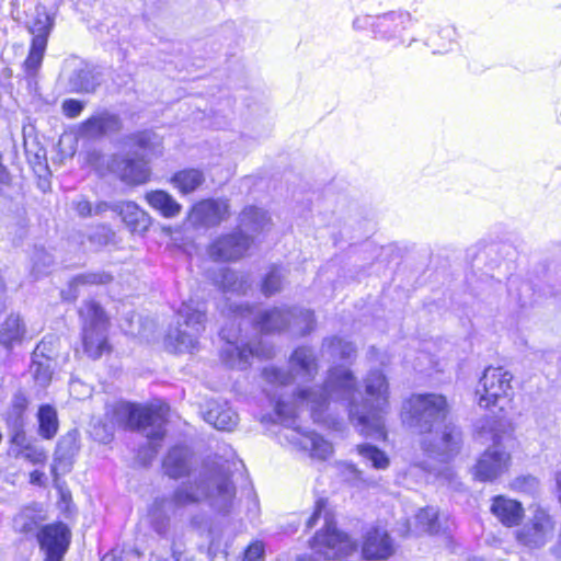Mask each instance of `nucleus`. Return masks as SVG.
Masks as SVG:
<instances>
[{
  "mask_svg": "<svg viewBox=\"0 0 561 561\" xmlns=\"http://www.w3.org/2000/svg\"><path fill=\"white\" fill-rule=\"evenodd\" d=\"M365 397L358 390L353 373L343 366L328 371L324 388L302 389L296 400L307 404L314 423H334L332 404H342L348 410L353 425L366 437L386 438L385 415L389 411V383L379 369L368 371L363 380Z\"/></svg>",
  "mask_w": 561,
  "mask_h": 561,
  "instance_id": "f257e3e1",
  "label": "nucleus"
},
{
  "mask_svg": "<svg viewBox=\"0 0 561 561\" xmlns=\"http://www.w3.org/2000/svg\"><path fill=\"white\" fill-rule=\"evenodd\" d=\"M319 371V363L313 348L309 346H299L290 355L288 360V371L274 366H267L263 369V378L268 383L265 388L267 397L275 402V412L282 424L287 427L285 437L294 446L309 451L312 458L327 459L332 453V444L314 432L302 431L297 425L299 410L310 409L296 400L298 392L302 389L324 388L322 386L297 387L287 391L293 382H310Z\"/></svg>",
  "mask_w": 561,
  "mask_h": 561,
  "instance_id": "f03ea898",
  "label": "nucleus"
},
{
  "mask_svg": "<svg viewBox=\"0 0 561 561\" xmlns=\"http://www.w3.org/2000/svg\"><path fill=\"white\" fill-rule=\"evenodd\" d=\"M230 308L233 319L231 327L226 325L220 331V337L226 342L220 357L226 365L241 370L250 365L252 357L270 358L273 356L272 347L263 345L261 342L250 344L241 339L240 327L243 322L253 323L256 330L264 333L288 329L297 336L306 335L314 328L313 312L308 309L283 306L256 312L248 305L231 306Z\"/></svg>",
  "mask_w": 561,
  "mask_h": 561,
  "instance_id": "7ed1b4c3",
  "label": "nucleus"
},
{
  "mask_svg": "<svg viewBox=\"0 0 561 561\" xmlns=\"http://www.w3.org/2000/svg\"><path fill=\"white\" fill-rule=\"evenodd\" d=\"M447 412V400L438 393L412 394L402 408L403 423L425 435L421 442L422 449L439 461L449 460L459 451L461 444L458 427L445 425L442 432L437 430Z\"/></svg>",
  "mask_w": 561,
  "mask_h": 561,
  "instance_id": "20e7f679",
  "label": "nucleus"
},
{
  "mask_svg": "<svg viewBox=\"0 0 561 561\" xmlns=\"http://www.w3.org/2000/svg\"><path fill=\"white\" fill-rule=\"evenodd\" d=\"M231 465L228 459L215 462L194 485L179 486L170 499H156L150 508L152 522L157 523L156 530L162 533L164 528L163 524L158 523L160 518H168L176 508L197 503L202 499H207L210 506L218 512H229L236 495V488L230 480Z\"/></svg>",
  "mask_w": 561,
  "mask_h": 561,
  "instance_id": "39448f33",
  "label": "nucleus"
},
{
  "mask_svg": "<svg viewBox=\"0 0 561 561\" xmlns=\"http://www.w3.org/2000/svg\"><path fill=\"white\" fill-rule=\"evenodd\" d=\"M169 407L164 403L138 405L128 402H115L106 407L104 421L93 426L92 435L100 443L107 444L117 428L140 431L147 438L150 458L158 454L160 443L165 435Z\"/></svg>",
  "mask_w": 561,
  "mask_h": 561,
  "instance_id": "423d86ee",
  "label": "nucleus"
},
{
  "mask_svg": "<svg viewBox=\"0 0 561 561\" xmlns=\"http://www.w3.org/2000/svg\"><path fill=\"white\" fill-rule=\"evenodd\" d=\"M124 146L133 156L114 157L111 169L123 182L144 184L151 174L149 158L161 153V139L150 130L135 133L126 137Z\"/></svg>",
  "mask_w": 561,
  "mask_h": 561,
  "instance_id": "0eeeda50",
  "label": "nucleus"
},
{
  "mask_svg": "<svg viewBox=\"0 0 561 561\" xmlns=\"http://www.w3.org/2000/svg\"><path fill=\"white\" fill-rule=\"evenodd\" d=\"M205 329V311L193 302H183L176 313L174 327L165 335V347L174 353H191L198 344V336Z\"/></svg>",
  "mask_w": 561,
  "mask_h": 561,
  "instance_id": "6e6552de",
  "label": "nucleus"
},
{
  "mask_svg": "<svg viewBox=\"0 0 561 561\" xmlns=\"http://www.w3.org/2000/svg\"><path fill=\"white\" fill-rule=\"evenodd\" d=\"M512 381L513 375L503 367L485 368L476 390L479 407L502 413L511 410L514 398Z\"/></svg>",
  "mask_w": 561,
  "mask_h": 561,
  "instance_id": "1a4fd4ad",
  "label": "nucleus"
},
{
  "mask_svg": "<svg viewBox=\"0 0 561 561\" xmlns=\"http://www.w3.org/2000/svg\"><path fill=\"white\" fill-rule=\"evenodd\" d=\"M83 322L82 340L84 352L96 359L107 350L106 329L107 318L102 308L94 301H85L80 309Z\"/></svg>",
  "mask_w": 561,
  "mask_h": 561,
  "instance_id": "9d476101",
  "label": "nucleus"
},
{
  "mask_svg": "<svg viewBox=\"0 0 561 561\" xmlns=\"http://www.w3.org/2000/svg\"><path fill=\"white\" fill-rule=\"evenodd\" d=\"M324 522L325 528L317 533L311 542L314 553L331 560L347 557L356 551L357 543L346 534L337 531L329 520L328 514L324 515Z\"/></svg>",
  "mask_w": 561,
  "mask_h": 561,
  "instance_id": "9b49d317",
  "label": "nucleus"
},
{
  "mask_svg": "<svg viewBox=\"0 0 561 561\" xmlns=\"http://www.w3.org/2000/svg\"><path fill=\"white\" fill-rule=\"evenodd\" d=\"M253 244V237L238 231L222 234L208 247V254L215 261H237L245 255Z\"/></svg>",
  "mask_w": 561,
  "mask_h": 561,
  "instance_id": "f8f14e48",
  "label": "nucleus"
},
{
  "mask_svg": "<svg viewBox=\"0 0 561 561\" xmlns=\"http://www.w3.org/2000/svg\"><path fill=\"white\" fill-rule=\"evenodd\" d=\"M511 455L503 447L494 444L488 448L478 459L473 468V476L482 482H492L508 471Z\"/></svg>",
  "mask_w": 561,
  "mask_h": 561,
  "instance_id": "ddd939ff",
  "label": "nucleus"
},
{
  "mask_svg": "<svg viewBox=\"0 0 561 561\" xmlns=\"http://www.w3.org/2000/svg\"><path fill=\"white\" fill-rule=\"evenodd\" d=\"M70 530L62 523L44 526L37 533L41 549L45 552L44 561H61L70 543Z\"/></svg>",
  "mask_w": 561,
  "mask_h": 561,
  "instance_id": "4468645a",
  "label": "nucleus"
},
{
  "mask_svg": "<svg viewBox=\"0 0 561 561\" xmlns=\"http://www.w3.org/2000/svg\"><path fill=\"white\" fill-rule=\"evenodd\" d=\"M552 529L553 523L549 514L537 508L529 522L516 533V539L526 547L539 548L547 542Z\"/></svg>",
  "mask_w": 561,
  "mask_h": 561,
  "instance_id": "2eb2a0df",
  "label": "nucleus"
},
{
  "mask_svg": "<svg viewBox=\"0 0 561 561\" xmlns=\"http://www.w3.org/2000/svg\"><path fill=\"white\" fill-rule=\"evenodd\" d=\"M229 205L224 199H204L196 203L188 213L187 220L194 227H213L228 217Z\"/></svg>",
  "mask_w": 561,
  "mask_h": 561,
  "instance_id": "dca6fc26",
  "label": "nucleus"
},
{
  "mask_svg": "<svg viewBox=\"0 0 561 561\" xmlns=\"http://www.w3.org/2000/svg\"><path fill=\"white\" fill-rule=\"evenodd\" d=\"M362 553L366 560H386L394 553V545L385 529L375 527L366 533Z\"/></svg>",
  "mask_w": 561,
  "mask_h": 561,
  "instance_id": "f3484780",
  "label": "nucleus"
},
{
  "mask_svg": "<svg viewBox=\"0 0 561 561\" xmlns=\"http://www.w3.org/2000/svg\"><path fill=\"white\" fill-rule=\"evenodd\" d=\"M412 18L405 11H390L377 15L375 23V38L392 41L398 38L402 31L411 24Z\"/></svg>",
  "mask_w": 561,
  "mask_h": 561,
  "instance_id": "a211bd4d",
  "label": "nucleus"
},
{
  "mask_svg": "<svg viewBox=\"0 0 561 561\" xmlns=\"http://www.w3.org/2000/svg\"><path fill=\"white\" fill-rule=\"evenodd\" d=\"M204 420L219 431H232L239 422L238 413L227 401L211 400L203 412Z\"/></svg>",
  "mask_w": 561,
  "mask_h": 561,
  "instance_id": "6ab92c4d",
  "label": "nucleus"
},
{
  "mask_svg": "<svg viewBox=\"0 0 561 561\" xmlns=\"http://www.w3.org/2000/svg\"><path fill=\"white\" fill-rule=\"evenodd\" d=\"M490 511L505 527L519 525L524 517L523 505L518 501L504 495H496L492 499Z\"/></svg>",
  "mask_w": 561,
  "mask_h": 561,
  "instance_id": "aec40b11",
  "label": "nucleus"
},
{
  "mask_svg": "<svg viewBox=\"0 0 561 561\" xmlns=\"http://www.w3.org/2000/svg\"><path fill=\"white\" fill-rule=\"evenodd\" d=\"M100 84L99 73L92 65L77 61L68 76V85L72 92L90 93Z\"/></svg>",
  "mask_w": 561,
  "mask_h": 561,
  "instance_id": "412c9836",
  "label": "nucleus"
},
{
  "mask_svg": "<svg viewBox=\"0 0 561 561\" xmlns=\"http://www.w3.org/2000/svg\"><path fill=\"white\" fill-rule=\"evenodd\" d=\"M113 211L119 215L133 233H142L150 226V216L134 202L115 203L113 204Z\"/></svg>",
  "mask_w": 561,
  "mask_h": 561,
  "instance_id": "4be33fe9",
  "label": "nucleus"
},
{
  "mask_svg": "<svg viewBox=\"0 0 561 561\" xmlns=\"http://www.w3.org/2000/svg\"><path fill=\"white\" fill-rule=\"evenodd\" d=\"M48 344H51V341H47L45 337L35 347L30 366L31 374L41 387H46L49 383L53 375L50 356L46 354V352L50 353L53 351L51 348L47 347Z\"/></svg>",
  "mask_w": 561,
  "mask_h": 561,
  "instance_id": "5701e85b",
  "label": "nucleus"
},
{
  "mask_svg": "<svg viewBox=\"0 0 561 561\" xmlns=\"http://www.w3.org/2000/svg\"><path fill=\"white\" fill-rule=\"evenodd\" d=\"M118 128L119 119L116 115L101 113L84 121L79 127V134L87 138H98Z\"/></svg>",
  "mask_w": 561,
  "mask_h": 561,
  "instance_id": "b1692460",
  "label": "nucleus"
},
{
  "mask_svg": "<svg viewBox=\"0 0 561 561\" xmlns=\"http://www.w3.org/2000/svg\"><path fill=\"white\" fill-rule=\"evenodd\" d=\"M270 224L271 218L264 209L249 206L245 207L239 216L238 229L254 238V234L267 230Z\"/></svg>",
  "mask_w": 561,
  "mask_h": 561,
  "instance_id": "393cba45",
  "label": "nucleus"
},
{
  "mask_svg": "<svg viewBox=\"0 0 561 561\" xmlns=\"http://www.w3.org/2000/svg\"><path fill=\"white\" fill-rule=\"evenodd\" d=\"M163 469L173 479L187 474L191 469L190 450L183 446L173 447L163 460Z\"/></svg>",
  "mask_w": 561,
  "mask_h": 561,
  "instance_id": "a878e982",
  "label": "nucleus"
},
{
  "mask_svg": "<svg viewBox=\"0 0 561 561\" xmlns=\"http://www.w3.org/2000/svg\"><path fill=\"white\" fill-rule=\"evenodd\" d=\"M145 199L157 211L165 218L176 217L182 209L171 194L162 190L150 191L146 193Z\"/></svg>",
  "mask_w": 561,
  "mask_h": 561,
  "instance_id": "bb28decb",
  "label": "nucleus"
},
{
  "mask_svg": "<svg viewBox=\"0 0 561 561\" xmlns=\"http://www.w3.org/2000/svg\"><path fill=\"white\" fill-rule=\"evenodd\" d=\"M25 325L19 314H10L0 328V344L12 348L20 344L25 335Z\"/></svg>",
  "mask_w": 561,
  "mask_h": 561,
  "instance_id": "cd10ccee",
  "label": "nucleus"
},
{
  "mask_svg": "<svg viewBox=\"0 0 561 561\" xmlns=\"http://www.w3.org/2000/svg\"><path fill=\"white\" fill-rule=\"evenodd\" d=\"M112 280V276L105 272H91L77 275L69 283L67 291H62V298L66 300H75L79 295V287L85 285L107 284Z\"/></svg>",
  "mask_w": 561,
  "mask_h": 561,
  "instance_id": "c85d7f7f",
  "label": "nucleus"
},
{
  "mask_svg": "<svg viewBox=\"0 0 561 561\" xmlns=\"http://www.w3.org/2000/svg\"><path fill=\"white\" fill-rule=\"evenodd\" d=\"M205 181V176L202 171L197 169H185L176 172L171 183L182 194H188L197 190Z\"/></svg>",
  "mask_w": 561,
  "mask_h": 561,
  "instance_id": "c756f323",
  "label": "nucleus"
},
{
  "mask_svg": "<svg viewBox=\"0 0 561 561\" xmlns=\"http://www.w3.org/2000/svg\"><path fill=\"white\" fill-rule=\"evenodd\" d=\"M224 293L245 295L251 287L249 277L237 273L230 268L221 270L220 280H218Z\"/></svg>",
  "mask_w": 561,
  "mask_h": 561,
  "instance_id": "7c9ffc66",
  "label": "nucleus"
},
{
  "mask_svg": "<svg viewBox=\"0 0 561 561\" xmlns=\"http://www.w3.org/2000/svg\"><path fill=\"white\" fill-rule=\"evenodd\" d=\"M438 513L434 507H426L419 511L415 515V528L412 529L411 525H407V534H421L428 533L435 534L438 531Z\"/></svg>",
  "mask_w": 561,
  "mask_h": 561,
  "instance_id": "2f4dec72",
  "label": "nucleus"
},
{
  "mask_svg": "<svg viewBox=\"0 0 561 561\" xmlns=\"http://www.w3.org/2000/svg\"><path fill=\"white\" fill-rule=\"evenodd\" d=\"M38 423H39V434L44 438H51L56 435L58 430V420L56 410L46 404L42 405L38 410Z\"/></svg>",
  "mask_w": 561,
  "mask_h": 561,
  "instance_id": "473e14b6",
  "label": "nucleus"
},
{
  "mask_svg": "<svg viewBox=\"0 0 561 561\" xmlns=\"http://www.w3.org/2000/svg\"><path fill=\"white\" fill-rule=\"evenodd\" d=\"M322 347L333 358L350 359L355 354V346L340 337L324 340Z\"/></svg>",
  "mask_w": 561,
  "mask_h": 561,
  "instance_id": "72a5a7b5",
  "label": "nucleus"
},
{
  "mask_svg": "<svg viewBox=\"0 0 561 561\" xmlns=\"http://www.w3.org/2000/svg\"><path fill=\"white\" fill-rule=\"evenodd\" d=\"M357 450L359 456L367 461V463H370V466L375 469H386L389 466V458L388 456L377 448L374 445L370 444H363L357 446Z\"/></svg>",
  "mask_w": 561,
  "mask_h": 561,
  "instance_id": "f704fd0d",
  "label": "nucleus"
},
{
  "mask_svg": "<svg viewBox=\"0 0 561 561\" xmlns=\"http://www.w3.org/2000/svg\"><path fill=\"white\" fill-rule=\"evenodd\" d=\"M285 275L279 266H272L270 272L264 276L261 290L265 297H271L278 293L283 287Z\"/></svg>",
  "mask_w": 561,
  "mask_h": 561,
  "instance_id": "c9c22d12",
  "label": "nucleus"
},
{
  "mask_svg": "<svg viewBox=\"0 0 561 561\" xmlns=\"http://www.w3.org/2000/svg\"><path fill=\"white\" fill-rule=\"evenodd\" d=\"M51 26L50 16L46 12L37 10L36 18L30 25V32L33 34V38L43 37V41L47 43Z\"/></svg>",
  "mask_w": 561,
  "mask_h": 561,
  "instance_id": "e433bc0d",
  "label": "nucleus"
},
{
  "mask_svg": "<svg viewBox=\"0 0 561 561\" xmlns=\"http://www.w3.org/2000/svg\"><path fill=\"white\" fill-rule=\"evenodd\" d=\"M47 43L43 37L33 38L28 56L25 60V68L27 71H36L41 66Z\"/></svg>",
  "mask_w": 561,
  "mask_h": 561,
  "instance_id": "4c0bfd02",
  "label": "nucleus"
},
{
  "mask_svg": "<svg viewBox=\"0 0 561 561\" xmlns=\"http://www.w3.org/2000/svg\"><path fill=\"white\" fill-rule=\"evenodd\" d=\"M32 261V272L36 276H41L45 274L46 270L54 263V256L45 249H35Z\"/></svg>",
  "mask_w": 561,
  "mask_h": 561,
  "instance_id": "58836bf2",
  "label": "nucleus"
},
{
  "mask_svg": "<svg viewBox=\"0 0 561 561\" xmlns=\"http://www.w3.org/2000/svg\"><path fill=\"white\" fill-rule=\"evenodd\" d=\"M539 481L533 476H520L515 478L511 483V489L517 492L534 494L537 492Z\"/></svg>",
  "mask_w": 561,
  "mask_h": 561,
  "instance_id": "ea45409f",
  "label": "nucleus"
},
{
  "mask_svg": "<svg viewBox=\"0 0 561 561\" xmlns=\"http://www.w3.org/2000/svg\"><path fill=\"white\" fill-rule=\"evenodd\" d=\"M16 457L23 458L32 463H43L47 458L42 447L32 444H26L22 449H19Z\"/></svg>",
  "mask_w": 561,
  "mask_h": 561,
  "instance_id": "a19ab883",
  "label": "nucleus"
},
{
  "mask_svg": "<svg viewBox=\"0 0 561 561\" xmlns=\"http://www.w3.org/2000/svg\"><path fill=\"white\" fill-rule=\"evenodd\" d=\"M28 401L23 393L14 394L11 404L10 414L14 416V423L18 426L22 425V416L27 408Z\"/></svg>",
  "mask_w": 561,
  "mask_h": 561,
  "instance_id": "79ce46f5",
  "label": "nucleus"
},
{
  "mask_svg": "<svg viewBox=\"0 0 561 561\" xmlns=\"http://www.w3.org/2000/svg\"><path fill=\"white\" fill-rule=\"evenodd\" d=\"M85 106V103L76 99H67L61 104V110L65 116L68 118H76L78 117L83 108Z\"/></svg>",
  "mask_w": 561,
  "mask_h": 561,
  "instance_id": "37998d69",
  "label": "nucleus"
},
{
  "mask_svg": "<svg viewBox=\"0 0 561 561\" xmlns=\"http://www.w3.org/2000/svg\"><path fill=\"white\" fill-rule=\"evenodd\" d=\"M264 546L260 541H255L248 547L244 552L243 561H263Z\"/></svg>",
  "mask_w": 561,
  "mask_h": 561,
  "instance_id": "c03bdc74",
  "label": "nucleus"
},
{
  "mask_svg": "<svg viewBox=\"0 0 561 561\" xmlns=\"http://www.w3.org/2000/svg\"><path fill=\"white\" fill-rule=\"evenodd\" d=\"M375 23L376 16L373 15H359L356 16L353 21V27L357 31L370 30L375 35Z\"/></svg>",
  "mask_w": 561,
  "mask_h": 561,
  "instance_id": "a18cd8bd",
  "label": "nucleus"
},
{
  "mask_svg": "<svg viewBox=\"0 0 561 561\" xmlns=\"http://www.w3.org/2000/svg\"><path fill=\"white\" fill-rule=\"evenodd\" d=\"M15 526L23 533H31L36 527V520L34 517H28L25 513L20 514L14 519Z\"/></svg>",
  "mask_w": 561,
  "mask_h": 561,
  "instance_id": "49530a36",
  "label": "nucleus"
},
{
  "mask_svg": "<svg viewBox=\"0 0 561 561\" xmlns=\"http://www.w3.org/2000/svg\"><path fill=\"white\" fill-rule=\"evenodd\" d=\"M325 506H327V500H324V499H319L316 502L314 511L306 522L307 529H311L316 526V524L318 523V519L322 515V512L324 511Z\"/></svg>",
  "mask_w": 561,
  "mask_h": 561,
  "instance_id": "de8ad7c7",
  "label": "nucleus"
},
{
  "mask_svg": "<svg viewBox=\"0 0 561 561\" xmlns=\"http://www.w3.org/2000/svg\"><path fill=\"white\" fill-rule=\"evenodd\" d=\"M72 205L79 216H81V217L93 216V206L85 198L80 197L79 199L73 201Z\"/></svg>",
  "mask_w": 561,
  "mask_h": 561,
  "instance_id": "09e8293b",
  "label": "nucleus"
},
{
  "mask_svg": "<svg viewBox=\"0 0 561 561\" xmlns=\"http://www.w3.org/2000/svg\"><path fill=\"white\" fill-rule=\"evenodd\" d=\"M12 442H13V444H15L19 447V449H22L23 446H25L26 444H30L27 442V438H26L24 432H22V431H18L14 434Z\"/></svg>",
  "mask_w": 561,
  "mask_h": 561,
  "instance_id": "8fccbe9b",
  "label": "nucleus"
},
{
  "mask_svg": "<svg viewBox=\"0 0 561 561\" xmlns=\"http://www.w3.org/2000/svg\"><path fill=\"white\" fill-rule=\"evenodd\" d=\"M108 209L113 210V204L100 202L93 207V215H100Z\"/></svg>",
  "mask_w": 561,
  "mask_h": 561,
  "instance_id": "3c124183",
  "label": "nucleus"
},
{
  "mask_svg": "<svg viewBox=\"0 0 561 561\" xmlns=\"http://www.w3.org/2000/svg\"><path fill=\"white\" fill-rule=\"evenodd\" d=\"M101 561H119V559L114 552H108L102 557Z\"/></svg>",
  "mask_w": 561,
  "mask_h": 561,
  "instance_id": "603ef678",
  "label": "nucleus"
},
{
  "mask_svg": "<svg viewBox=\"0 0 561 561\" xmlns=\"http://www.w3.org/2000/svg\"><path fill=\"white\" fill-rule=\"evenodd\" d=\"M42 478V473L39 471H33L31 473V482L32 483H39Z\"/></svg>",
  "mask_w": 561,
  "mask_h": 561,
  "instance_id": "864d4df0",
  "label": "nucleus"
},
{
  "mask_svg": "<svg viewBox=\"0 0 561 561\" xmlns=\"http://www.w3.org/2000/svg\"><path fill=\"white\" fill-rule=\"evenodd\" d=\"M148 561H171V560L167 559V558H162V557L157 556V554H152Z\"/></svg>",
  "mask_w": 561,
  "mask_h": 561,
  "instance_id": "5fc2aeb1",
  "label": "nucleus"
},
{
  "mask_svg": "<svg viewBox=\"0 0 561 561\" xmlns=\"http://www.w3.org/2000/svg\"><path fill=\"white\" fill-rule=\"evenodd\" d=\"M297 561H314V560L309 556H302V557H299Z\"/></svg>",
  "mask_w": 561,
  "mask_h": 561,
  "instance_id": "6e6d98bb",
  "label": "nucleus"
},
{
  "mask_svg": "<svg viewBox=\"0 0 561 561\" xmlns=\"http://www.w3.org/2000/svg\"><path fill=\"white\" fill-rule=\"evenodd\" d=\"M348 468L351 472L354 473L355 476L359 474L358 470L354 466L350 465Z\"/></svg>",
  "mask_w": 561,
  "mask_h": 561,
  "instance_id": "4d7b16f0",
  "label": "nucleus"
},
{
  "mask_svg": "<svg viewBox=\"0 0 561 561\" xmlns=\"http://www.w3.org/2000/svg\"><path fill=\"white\" fill-rule=\"evenodd\" d=\"M444 32H445L447 35L455 34V30H454V28H446Z\"/></svg>",
  "mask_w": 561,
  "mask_h": 561,
  "instance_id": "13d9d810",
  "label": "nucleus"
}]
</instances>
